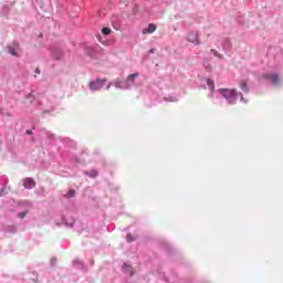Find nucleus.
<instances>
[{
	"label": "nucleus",
	"instance_id": "nucleus-17",
	"mask_svg": "<svg viewBox=\"0 0 283 283\" xmlns=\"http://www.w3.org/2000/svg\"><path fill=\"white\" fill-rule=\"evenodd\" d=\"M123 85H122V81L119 80V78H117L116 81H115V87H122Z\"/></svg>",
	"mask_w": 283,
	"mask_h": 283
},
{
	"label": "nucleus",
	"instance_id": "nucleus-21",
	"mask_svg": "<svg viewBox=\"0 0 283 283\" xmlns=\"http://www.w3.org/2000/svg\"><path fill=\"white\" fill-rule=\"evenodd\" d=\"M36 72L39 73L40 71H39V70H36Z\"/></svg>",
	"mask_w": 283,
	"mask_h": 283
},
{
	"label": "nucleus",
	"instance_id": "nucleus-11",
	"mask_svg": "<svg viewBox=\"0 0 283 283\" xmlns=\"http://www.w3.org/2000/svg\"><path fill=\"white\" fill-rule=\"evenodd\" d=\"M207 83H208V86L210 87V90L213 92L214 91V81H212L211 78H208Z\"/></svg>",
	"mask_w": 283,
	"mask_h": 283
},
{
	"label": "nucleus",
	"instance_id": "nucleus-15",
	"mask_svg": "<svg viewBox=\"0 0 283 283\" xmlns=\"http://www.w3.org/2000/svg\"><path fill=\"white\" fill-rule=\"evenodd\" d=\"M28 210H24L23 212H20L19 214H18V217L20 218V219H24V217H27V214H28Z\"/></svg>",
	"mask_w": 283,
	"mask_h": 283
},
{
	"label": "nucleus",
	"instance_id": "nucleus-8",
	"mask_svg": "<svg viewBox=\"0 0 283 283\" xmlns=\"http://www.w3.org/2000/svg\"><path fill=\"white\" fill-rule=\"evenodd\" d=\"M156 28H157L156 23H149L148 28L143 29V33L144 34H151V32L156 31Z\"/></svg>",
	"mask_w": 283,
	"mask_h": 283
},
{
	"label": "nucleus",
	"instance_id": "nucleus-20",
	"mask_svg": "<svg viewBox=\"0 0 283 283\" xmlns=\"http://www.w3.org/2000/svg\"><path fill=\"white\" fill-rule=\"evenodd\" d=\"M27 134H31V132H30V130H28V132H27Z\"/></svg>",
	"mask_w": 283,
	"mask_h": 283
},
{
	"label": "nucleus",
	"instance_id": "nucleus-12",
	"mask_svg": "<svg viewBox=\"0 0 283 283\" xmlns=\"http://www.w3.org/2000/svg\"><path fill=\"white\" fill-rule=\"evenodd\" d=\"M112 28H102V33L103 34H111Z\"/></svg>",
	"mask_w": 283,
	"mask_h": 283
},
{
	"label": "nucleus",
	"instance_id": "nucleus-14",
	"mask_svg": "<svg viewBox=\"0 0 283 283\" xmlns=\"http://www.w3.org/2000/svg\"><path fill=\"white\" fill-rule=\"evenodd\" d=\"M126 240L128 241V243H132V241H135V237H133V234L128 233L126 237Z\"/></svg>",
	"mask_w": 283,
	"mask_h": 283
},
{
	"label": "nucleus",
	"instance_id": "nucleus-18",
	"mask_svg": "<svg viewBox=\"0 0 283 283\" xmlns=\"http://www.w3.org/2000/svg\"><path fill=\"white\" fill-rule=\"evenodd\" d=\"M211 52L212 54H218V50L212 49Z\"/></svg>",
	"mask_w": 283,
	"mask_h": 283
},
{
	"label": "nucleus",
	"instance_id": "nucleus-13",
	"mask_svg": "<svg viewBox=\"0 0 283 283\" xmlns=\"http://www.w3.org/2000/svg\"><path fill=\"white\" fill-rule=\"evenodd\" d=\"M75 196V190L71 189L69 192L65 195V197L71 198Z\"/></svg>",
	"mask_w": 283,
	"mask_h": 283
},
{
	"label": "nucleus",
	"instance_id": "nucleus-6",
	"mask_svg": "<svg viewBox=\"0 0 283 283\" xmlns=\"http://www.w3.org/2000/svg\"><path fill=\"white\" fill-rule=\"evenodd\" d=\"M263 78H269L272 83L276 84L280 82V76L279 74H263Z\"/></svg>",
	"mask_w": 283,
	"mask_h": 283
},
{
	"label": "nucleus",
	"instance_id": "nucleus-4",
	"mask_svg": "<svg viewBox=\"0 0 283 283\" xmlns=\"http://www.w3.org/2000/svg\"><path fill=\"white\" fill-rule=\"evenodd\" d=\"M138 76H139L138 72H136L135 74H128L126 78V84L124 85V87L126 90H129L132 85H135V78H138Z\"/></svg>",
	"mask_w": 283,
	"mask_h": 283
},
{
	"label": "nucleus",
	"instance_id": "nucleus-16",
	"mask_svg": "<svg viewBox=\"0 0 283 283\" xmlns=\"http://www.w3.org/2000/svg\"><path fill=\"white\" fill-rule=\"evenodd\" d=\"M124 268H128V271L130 273V276H133L135 274L133 268H129L126 263H124Z\"/></svg>",
	"mask_w": 283,
	"mask_h": 283
},
{
	"label": "nucleus",
	"instance_id": "nucleus-7",
	"mask_svg": "<svg viewBox=\"0 0 283 283\" xmlns=\"http://www.w3.org/2000/svg\"><path fill=\"white\" fill-rule=\"evenodd\" d=\"M23 186H24V188H34L35 181H34V179L32 177H27L23 180Z\"/></svg>",
	"mask_w": 283,
	"mask_h": 283
},
{
	"label": "nucleus",
	"instance_id": "nucleus-1",
	"mask_svg": "<svg viewBox=\"0 0 283 283\" xmlns=\"http://www.w3.org/2000/svg\"><path fill=\"white\" fill-rule=\"evenodd\" d=\"M222 96L231 104L237 103L238 92L237 90H220Z\"/></svg>",
	"mask_w": 283,
	"mask_h": 283
},
{
	"label": "nucleus",
	"instance_id": "nucleus-2",
	"mask_svg": "<svg viewBox=\"0 0 283 283\" xmlns=\"http://www.w3.org/2000/svg\"><path fill=\"white\" fill-rule=\"evenodd\" d=\"M107 78H97L96 81H92L90 83V90L96 92L98 90H102L106 83Z\"/></svg>",
	"mask_w": 283,
	"mask_h": 283
},
{
	"label": "nucleus",
	"instance_id": "nucleus-5",
	"mask_svg": "<svg viewBox=\"0 0 283 283\" xmlns=\"http://www.w3.org/2000/svg\"><path fill=\"white\" fill-rule=\"evenodd\" d=\"M8 50L13 56H19V50H21L20 43L14 42L13 45H9Z\"/></svg>",
	"mask_w": 283,
	"mask_h": 283
},
{
	"label": "nucleus",
	"instance_id": "nucleus-10",
	"mask_svg": "<svg viewBox=\"0 0 283 283\" xmlns=\"http://www.w3.org/2000/svg\"><path fill=\"white\" fill-rule=\"evenodd\" d=\"M86 175H88L90 177H97L98 170L96 169L88 170Z\"/></svg>",
	"mask_w": 283,
	"mask_h": 283
},
{
	"label": "nucleus",
	"instance_id": "nucleus-3",
	"mask_svg": "<svg viewBox=\"0 0 283 283\" xmlns=\"http://www.w3.org/2000/svg\"><path fill=\"white\" fill-rule=\"evenodd\" d=\"M188 41H190V43H195V45H200V43H201L200 33L199 32H189Z\"/></svg>",
	"mask_w": 283,
	"mask_h": 283
},
{
	"label": "nucleus",
	"instance_id": "nucleus-19",
	"mask_svg": "<svg viewBox=\"0 0 283 283\" xmlns=\"http://www.w3.org/2000/svg\"><path fill=\"white\" fill-rule=\"evenodd\" d=\"M111 87H112V83H108L107 90H111Z\"/></svg>",
	"mask_w": 283,
	"mask_h": 283
},
{
	"label": "nucleus",
	"instance_id": "nucleus-9",
	"mask_svg": "<svg viewBox=\"0 0 283 283\" xmlns=\"http://www.w3.org/2000/svg\"><path fill=\"white\" fill-rule=\"evenodd\" d=\"M240 87L243 92H249V86H248V83H245V81H242L241 84H240Z\"/></svg>",
	"mask_w": 283,
	"mask_h": 283
}]
</instances>
